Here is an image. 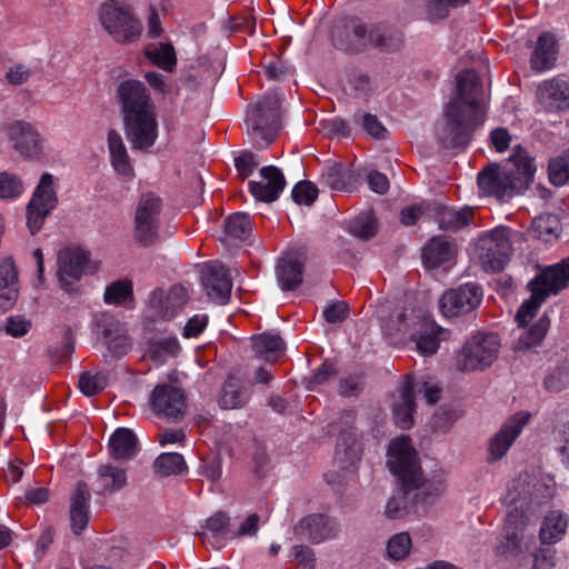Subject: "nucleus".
I'll use <instances>...</instances> for the list:
<instances>
[{"instance_id":"nucleus-1","label":"nucleus","mask_w":569,"mask_h":569,"mask_svg":"<svg viewBox=\"0 0 569 569\" xmlns=\"http://www.w3.org/2000/svg\"><path fill=\"white\" fill-rule=\"evenodd\" d=\"M483 121L480 78L473 70H463L457 76V90L445 109V122L437 130L438 139L447 149H465Z\"/></svg>"},{"instance_id":"nucleus-2","label":"nucleus","mask_w":569,"mask_h":569,"mask_svg":"<svg viewBox=\"0 0 569 569\" xmlns=\"http://www.w3.org/2000/svg\"><path fill=\"white\" fill-rule=\"evenodd\" d=\"M388 468L398 479L400 490L393 495L386 505L385 515L388 519H401L413 509L412 491L419 490V496H437L441 491L440 481L426 480L421 472L418 455L411 445L410 438L401 436L393 439L388 448Z\"/></svg>"},{"instance_id":"nucleus-3","label":"nucleus","mask_w":569,"mask_h":569,"mask_svg":"<svg viewBox=\"0 0 569 569\" xmlns=\"http://www.w3.org/2000/svg\"><path fill=\"white\" fill-rule=\"evenodd\" d=\"M555 495V482L551 478H533L520 475L508 486L505 502L515 505L506 516L501 538L496 547L497 553L509 557L522 552L523 530L527 525L525 506L541 505Z\"/></svg>"},{"instance_id":"nucleus-4","label":"nucleus","mask_w":569,"mask_h":569,"mask_svg":"<svg viewBox=\"0 0 569 569\" xmlns=\"http://www.w3.org/2000/svg\"><path fill=\"white\" fill-rule=\"evenodd\" d=\"M569 281V258L562 262L550 266L542 270L532 281L529 282L531 290L530 299L526 300L519 308L516 320L519 322L518 333L513 342L516 350H527L538 346L548 332L550 321L547 316L541 317L535 325L525 327L528 319L551 296L557 295L567 287Z\"/></svg>"},{"instance_id":"nucleus-5","label":"nucleus","mask_w":569,"mask_h":569,"mask_svg":"<svg viewBox=\"0 0 569 569\" xmlns=\"http://www.w3.org/2000/svg\"><path fill=\"white\" fill-rule=\"evenodd\" d=\"M114 99L132 149L144 151L151 148L158 138V121L144 83L136 79L119 82Z\"/></svg>"},{"instance_id":"nucleus-6","label":"nucleus","mask_w":569,"mask_h":569,"mask_svg":"<svg viewBox=\"0 0 569 569\" xmlns=\"http://www.w3.org/2000/svg\"><path fill=\"white\" fill-rule=\"evenodd\" d=\"M536 168L525 152L512 154L506 164L491 163L478 173V186L482 193L499 201L522 193L533 179Z\"/></svg>"},{"instance_id":"nucleus-7","label":"nucleus","mask_w":569,"mask_h":569,"mask_svg":"<svg viewBox=\"0 0 569 569\" xmlns=\"http://www.w3.org/2000/svg\"><path fill=\"white\" fill-rule=\"evenodd\" d=\"M332 40L337 48L345 51H361L368 44L386 51L400 48L402 36L387 24H366L356 18H349L336 24Z\"/></svg>"},{"instance_id":"nucleus-8","label":"nucleus","mask_w":569,"mask_h":569,"mask_svg":"<svg viewBox=\"0 0 569 569\" xmlns=\"http://www.w3.org/2000/svg\"><path fill=\"white\" fill-rule=\"evenodd\" d=\"M99 20L107 33L119 44H132L142 33V23L127 0H107L99 8Z\"/></svg>"},{"instance_id":"nucleus-9","label":"nucleus","mask_w":569,"mask_h":569,"mask_svg":"<svg viewBox=\"0 0 569 569\" xmlns=\"http://www.w3.org/2000/svg\"><path fill=\"white\" fill-rule=\"evenodd\" d=\"M520 233L505 226H498L481 234L476 244V254L487 272L501 271L513 252V243Z\"/></svg>"},{"instance_id":"nucleus-10","label":"nucleus","mask_w":569,"mask_h":569,"mask_svg":"<svg viewBox=\"0 0 569 569\" xmlns=\"http://www.w3.org/2000/svg\"><path fill=\"white\" fill-rule=\"evenodd\" d=\"M280 103L279 93L268 92L247 111L248 133L263 141L264 147L273 141L279 130Z\"/></svg>"},{"instance_id":"nucleus-11","label":"nucleus","mask_w":569,"mask_h":569,"mask_svg":"<svg viewBox=\"0 0 569 569\" xmlns=\"http://www.w3.org/2000/svg\"><path fill=\"white\" fill-rule=\"evenodd\" d=\"M280 103L279 93L268 92L247 111L248 133L263 141L264 147L273 141L279 130Z\"/></svg>"},{"instance_id":"nucleus-12","label":"nucleus","mask_w":569,"mask_h":569,"mask_svg":"<svg viewBox=\"0 0 569 569\" xmlns=\"http://www.w3.org/2000/svg\"><path fill=\"white\" fill-rule=\"evenodd\" d=\"M501 341L496 333L477 332L472 335L457 356L460 371L483 370L498 358Z\"/></svg>"},{"instance_id":"nucleus-13","label":"nucleus","mask_w":569,"mask_h":569,"mask_svg":"<svg viewBox=\"0 0 569 569\" xmlns=\"http://www.w3.org/2000/svg\"><path fill=\"white\" fill-rule=\"evenodd\" d=\"M162 208V199L153 192H144L139 198L133 220V238L140 246L150 247L157 242Z\"/></svg>"},{"instance_id":"nucleus-14","label":"nucleus","mask_w":569,"mask_h":569,"mask_svg":"<svg viewBox=\"0 0 569 569\" xmlns=\"http://www.w3.org/2000/svg\"><path fill=\"white\" fill-rule=\"evenodd\" d=\"M58 194L54 177L44 172L36 187L27 206V227L31 234H36L43 227L46 218L56 209Z\"/></svg>"},{"instance_id":"nucleus-15","label":"nucleus","mask_w":569,"mask_h":569,"mask_svg":"<svg viewBox=\"0 0 569 569\" xmlns=\"http://www.w3.org/2000/svg\"><path fill=\"white\" fill-rule=\"evenodd\" d=\"M7 140L21 157L38 160L43 156L44 139L33 122L13 120L3 126Z\"/></svg>"},{"instance_id":"nucleus-16","label":"nucleus","mask_w":569,"mask_h":569,"mask_svg":"<svg viewBox=\"0 0 569 569\" xmlns=\"http://www.w3.org/2000/svg\"><path fill=\"white\" fill-rule=\"evenodd\" d=\"M98 266H90L89 252L81 248H66L58 254V277L67 292L76 290V283L88 270L93 272Z\"/></svg>"},{"instance_id":"nucleus-17","label":"nucleus","mask_w":569,"mask_h":569,"mask_svg":"<svg viewBox=\"0 0 569 569\" xmlns=\"http://www.w3.org/2000/svg\"><path fill=\"white\" fill-rule=\"evenodd\" d=\"M530 418L531 415L529 412L519 411L503 422L500 429L489 440L487 450L488 462H497L507 455Z\"/></svg>"},{"instance_id":"nucleus-18","label":"nucleus","mask_w":569,"mask_h":569,"mask_svg":"<svg viewBox=\"0 0 569 569\" xmlns=\"http://www.w3.org/2000/svg\"><path fill=\"white\" fill-rule=\"evenodd\" d=\"M482 300V290L475 283H466L445 292L439 301L446 317H456L473 311Z\"/></svg>"},{"instance_id":"nucleus-19","label":"nucleus","mask_w":569,"mask_h":569,"mask_svg":"<svg viewBox=\"0 0 569 569\" xmlns=\"http://www.w3.org/2000/svg\"><path fill=\"white\" fill-rule=\"evenodd\" d=\"M340 531L339 522L325 515H309L293 527L296 537L316 545L338 538Z\"/></svg>"},{"instance_id":"nucleus-20","label":"nucleus","mask_w":569,"mask_h":569,"mask_svg":"<svg viewBox=\"0 0 569 569\" xmlns=\"http://www.w3.org/2000/svg\"><path fill=\"white\" fill-rule=\"evenodd\" d=\"M201 281L210 300L218 305H226L229 301L232 280L228 269L221 262L207 263L202 270Z\"/></svg>"},{"instance_id":"nucleus-21","label":"nucleus","mask_w":569,"mask_h":569,"mask_svg":"<svg viewBox=\"0 0 569 569\" xmlns=\"http://www.w3.org/2000/svg\"><path fill=\"white\" fill-rule=\"evenodd\" d=\"M539 106L548 112H559L569 108V83L555 77L542 81L537 88Z\"/></svg>"},{"instance_id":"nucleus-22","label":"nucleus","mask_w":569,"mask_h":569,"mask_svg":"<svg viewBox=\"0 0 569 569\" xmlns=\"http://www.w3.org/2000/svg\"><path fill=\"white\" fill-rule=\"evenodd\" d=\"M128 485L127 469L106 462L97 467L92 489L98 496H111L123 490Z\"/></svg>"},{"instance_id":"nucleus-23","label":"nucleus","mask_w":569,"mask_h":569,"mask_svg":"<svg viewBox=\"0 0 569 569\" xmlns=\"http://www.w3.org/2000/svg\"><path fill=\"white\" fill-rule=\"evenodd\" d=\"M153 412L167 418L177 419L184 410V397L178 388L160 385L154 388L150 397Z\"/></svg>"},{"instance_id":"nucleus-24","label":"nucleus","mask_w":569,"mask_h":569,"mask_svg":"<svg viewBox=\"0 0 569 569\" xmlns=\"http://www.w3.org/2000/svg\"><path fill=\"white\" fill-rule=\"evenodd\" d=\"M187 292L182 286H172L168 290L157 289L150 296V307L160 319L173 318L184 306Z\"/></svg>"},{"instance_id":"nucleus-25","label":"nucleus","mask_w":569,"mask_h":569,"mask_svg":"<svg viewBox=\"0 0 569 569\" xmlns=\"http://www.w3.org/2000/svg\"><path fill=\"white\" fill-rule=\"evenodd\" d=\"M260 180L250 181L251 194L260 201L272 202L282 192L286 180L282 172L274 166H267L260 169Z\"/></svg>"},{"instance_id":"nucleus-26","label":"nucleus","mask_w":569,"mask_h":569,"mask_svg":"<svg viewBox=\"0 0 569 569\" xmlns=\"http://www.w3.org/2000/svg\"><path fill=\"white\" fill-rule=\"evenodd\" d=\"M361 176L355 169L341 163L328 164L321 181L333 191L351 192L360 184Z\"/></svg>"},{"instance_id":"nucleus-27","label":"nucleus","mask_w":569,"mask_h":569,"mask_svg":"<svg viewBox=\"0 0 569 569\" xmlns=\"http://www.w3.org/2000/svg\"><path fill=\"white\" fill-rule=\"evenodd\" d=\"M427 210L438 223L439 229L452 232L468 226L472 219L473 213L472 209L470 208L455 210L439 203L427 206Z\"/></svg>"},{"instance_id":"nucleus-28","label":"nucleus","mask_w":569,"mask_h":569,"mask_svg":"<svg viewBox=\"0 0 569 569\" xmlns=\"http://www.w3.org/2000/svg\"><path fill=\"white\" fill-rule=\"evenodd\" d=\"M90 491L84 481L78 482L70 498V525L73 533L80 535L89 521Z\"/></svg>"},{"instance_id":"nucleus-29","label":"nucleus","mask_w":569,"mask_h":569,"mask_svg":"<svg viewBox=\"0 0 569 569\" xmlns=\"http://www.w3.org/2000/svg\"><path fill=\"white\" fill-rule=\"evenodd\" d=\"M18 293V271L13 260L8 258L0 263V312L14 306Z\"/></svg>"},{"instance_id":"nucleus-30","label":"nucleus","mask_w":569,"mask_h":569,"mask_svg":"<svg viewBox=\"0 0 569 569\" xmlns=\"http://www.w3.org/2000/svg\"><path fill=\"white\" fill-rule=\"evenodd\" d=\"M97 331L100 332L110 351L114 355H124L129 350V338L126 336L119 321L111 316L102 315L96 323Z\"/></svg>"},{"instance_id":"nucleus-31","label":"nucleus","mask_w":569,"mask_h":569,"mask_svg":"<svg viewBox=\"0 0 569 569\" xmlns=\"http://www.w3.org/2000/svg\"><path fill=\"white\" fill-rule=\"evenodd\" d=\"M107 141L113 170L126 178H133L134 170L121 134L111 129L108 132Z\"/></svg>"},{"instance_id":"nucleus-32","label":"nucleus","mask_w":569,"mask_h":569,"mask_svg":"<svg viewBox=\"0 0 569 569\" xmlns=\"http://www.w3.org/2000/svg\"><path fill=\"white\" fill-rule=\"evenodd\" d=\"M457 253L456 246L446 237H433L423 248L422 259L428 268L451 262Z\"/></svg>"},{"instance_id":"nucleus-33","label":"nucleus","mask_w":569,"mask_h":569,"mask_svg":"<svg viewBox=\"0 0 569 569\" xmlns=\"http://www.w3.org/2000/svg\"><path fill=\"white\" fill-rule=\"evenodd\" d=\"M109 453L116 460H130L138 453V439L128 428H118L109 439Z\"/></svg>"},{"instance_id":"nucleus-34","label":"nucleus","mask_w":569,"mask_h":569,"mask_svg":"<svg viewBox=\"0 0 569 569\" xmlns=\"http://www.w3.org/2000/svg\"><path fill=\"white\" fill-rule=\"evenodd\" d=\"M569 516L561 510H550L543 518L539 531L542 543L553 545L560 541L567 531Z\"/></svg>"},{"instance_id":"nucleus-35","label":"nucleus","mask_w":569,"mask_h":569,"mask_svg":"<svg viewBox=\"0 0 569 569\" xmlns=\"http://www.w3.org/2000/svg\"><path fill=\"white\" fill-rule=\"evenodd\" d=\"M557 59V49L555 37L549 33H542L538 40L530 59L531 68L542 72L549 70Z\"/></svg>"},{"instance_id":"nucleus-36","label":"nucleus","mask_w":569,"mask_h":569,"mask_svg":"<svg viewBox=\"0 0 569 569\" xmlns=\"http://www.w3.org/2000/svg\"><path fill=\"white\" fill-rule=\"evenodd\" d=\"M232 533L230 530V518L224 512L219 511L207 520L202 538L213 548L220 549L224 546L226 540L232 539Z\"/></svg>"},{"instance_id":"nucleus-37","label":"nucleus","mask_w":569,"mask_h":569,"mask_svg":"<svg viewBox=\"0 0 569 569\" xmlns=\"http://www.w3.org/2000/svg\"><path fill=\"white\" fill-rule=\"evenodd\" d=\"M250 398V390L238 378L230 375L223 383L219 403L222 409H237Z\"/></svg>"},{"instance_id":"nucleus-38","label":"nucleus","mask_w":569,"mask_h":569,"mask_svg":"<svg viewBox=\"0 0 569 569\" xmlns=\"http://www.w3.org/2000/svg\"><path fill=\"white\" fill-rule=\"evenodd\" d=\"M447 330L433 322H427L412 340L419 353L422 356H431L439 349L440 341L447 339Z\"/></svg>"},{"instance_id":"nucleus-39","label":"nucleus","mask_w":569,"mask_h":569,"mask_svg":"<svg viewBox=\"0 0 569 569\" xmlns=\"http://www.w3.org/2000/svg\"><path fill=\"white\" fill-rule=\"evenodd\" d=\"M409 387V382H402L398 390L399 399L393 403L395 420L397 426L401 429H409L413 425L412 412L415 410V398Z\"/></svg>"},{"instance_id":"nucleus-40","label":"nucleus","mask_w":569,"mask_h":569,"mask_svg":"<svg viewBox=\"0 0 569 569\" xmlns=\"http://www.w3.org/2000/svg\"><path fill=\"white\" fill-rule=\"evenodd\" d=\"M277 278L281 288L290 290L302 282V263L297 257L288 256L277 264Z\"/></svg>"},{"instance_id":"nucleus-41","label":"nucleus","mask_w":569,"mask_h":569,"mask_svg":"<svg viewBox=\"0 0 569 569\" xmlns=\"http://www.w3.org/2000/svg\"><path fill=\"white\" fill-rule=\"evenodd\" d=\"M146 58L164 71H173L177 64V56L170 42L150 43L144 49Z\"/></svg>"},{"instance_id":"nucleus-42","label":"nucleus","mask_w":569,"mask_h":569,"mask_svg":"<svg viewBox=\"0 0 569 569\" xmlns=\"http://www.w3.org/2000/svg\"><path fill=\"white\" fill-rule=\"evenodd\" d=\"M252 349L267 361H274L283 355L284 342L278 335L261 333L252 338Z\"/></svg>"},{"instance_id":"nucleus-43","label":"nucleus","mask_w":569,"mask_h":569,"mask_svg":"<svg viewBox=\"0 0 569 569\" xmlns=\"http://www.w3.org/2000/svg\"><path fill=\"white\" fill-rule=\"evenodd\" d=\"M560 231V221L551 213L541 214L532 220L530 232L537 239L550 241L557 238Z\"/></svg>"},{"instance_id":"nucleus-44","label":"nucleus","mask_w":569,"mask_h":569,"mask_svg":"<svg viewBox=\"0 0 569 569\" xmlns=\"http://www.w3.org/2000/svg\"><path fill=\"white\" fill-rule=\"evenodd\" d=\"M186 468L182 455L177 452H163L154 460V472L161 477L180 473Z\"/></svg>"},{"instance_id":"nucleus-45","label":"nucleus","mask_w":569,"mask_h":569,"mask_svg":"<svg viewBox=\"0 0 569 569\" xmlns=\"http://www.w3.org/2000/svg\"><path fill=\"white\" fill-rule=\"evenodd\" d=\"M226 236L233 239L244 240L251 232V221L249 214L236 212L231 214L224 223Z\"/></svg>"},{"instance_id":"nucleus-46","label":"nucleus","mask_w":569,"mask_h":569,"mask_svg":"<svg viewBox=\"0 0 569 569\" xmlns=\"http://www.w3.org/2000/svg\"><path fill=\"white\" fill-rule=\"evenodd\" d=\"M107 386L108 373L103 371L94 373L84 371L80 375L78 380L80 391L87 397L101 392Z\"/></svg>"},{"instance_id":"nucleus-47","label":"nucleus","mask_w":569,"mask_h":569,"mask_svg":"<svg viewBox=\"0 0 569 569\" xmlns=\"http://www.w3.org/2000/svg\"><path fill=\"white\" fill-rule=\"evenodd\" d=\"M403 382L410 383V392L416 398L417 395H422L427 403L433 405L440 399L441 388L437 382L427 380H415L412 377H406Z\"/></svg>"},{"instance_id":"nucleus-48","label":"nucleus","mask_w":569,"mask_h":569,"mask_svg":"<svg viewBox=\"0 0 569 569\" xmlns=\"http://www.w3.org/2000/svg\"><path fill=\"white\" fill-rule=\"evenodd\" d=\"M549 180L553 186L561 187L569 180V151L550 160L548 166Z\"/></svg>"},{"instance_id":"nucleus-49","label":"nucleus","mask_w":569,"mask_h":569,"mask_svg":"<svg viewBox=\"0 0 569 569\" xmlns=\"http://www.w3.org/2000/svg\"><path fill=\"white\" fill-rule=\"evenodd\" d=\"M179 350L178 339L176 337H167L152 342L149 347V355L153 360L164 362L168 358L177 356Z\"/></svg>"},{"instance_id":"nucleus-50","label":"nucleus","mask_w":569,"mask_h":569,"mask_svg":"<svg viewBox=\"0 0 569 569\" xmlns=\"http://www.w3.org/2000/svg\"><path fill=\"white\" fill-rule=\"evenodd\" d=\"M412 547L411 537L408 532L393 535L387 542V555L391 560H402L408 557Z\"/></svg>"},{"instance_id":"nucleus-51","label":"nucleus","mask_w":569,"mask_h":569,"mask_svg":"<svg viewBox=\"0 0 569 569\" xmlns=\"http://www.w3.org/2000/svg\"><path fill=\"white\" fill-rule=\"evenodd\" d=\"M104 302L109 305H121L132 299V282L130 280H117L106 288Z\"/></svg>"},{"instance_id":"nucleus-52","label":"nucleus","mask_w":569,"mask_h":569,"mask_svg":"<svg viewBox=\"0 0 569 569\" xmlns=\"http://www.w3.org/2000/svg\"><path fill=\"white\" fill-rule=\"evenodd\" d=\"M353 121L358 123L369 136L376 139H383L387 130L378 118L365 111H357L353 114Z\"/></svg>"},{"instance_id":"nucleus-53","label":"nucleus","mask_w":569,"mask_h":569,"mask_svg":"<svg viewBox=\"0 0 569 569\" xmlns=\"http://www.w3.org/2000/svg\"><path fill=\"white\" fill-rule=\"evenodd\" d=\"M23 183L21 179L7 171L0 172V198L14 199L22 194Z\"/></svg>"},{"instance_id":"nucleus-54","label":"nucleus","mask_w":569,"mask_h":569,"mask_svg":"<svg viewBox=\"0 0 569 569\" xmlns=\"http://www.w3.org/2000/svg\"><path fill=\"white\" fill-rule=\"evenodd\" d=\"M555 441L561 463L569 469V421L557 428Z\"/></svg>"},{"instance_id":"nucleus-55","label":"nucleus","mask_w":569,"mask_h":569,"mask_svg":"<svg viewBox=\"0 0 569 569\" xmlns=\"http://www.w3.org/2000/svg\"><path fill=\"white\" fill-rule=\"evenodd\" d=\"M291 196L296 203L310 206L318 197V189L310 181H301L295 186Z\"/></svg>"},{"instance_id":"nucleus-56","label":"nucleus","mask_w":569,"mask_h":569,"mask_svg":"<svg viewBox=\"0 0 569 569\" xmlns=\"http://www.w3.org/2000/svg\"><path fill=\"white\" fill-rule=\"evenodd\" d=\"M260 160L257 154L250 151H242L236 159L234 166L241 178L246 179L253 173Z\"/></svg>"},{"instance_id":"nucleus-57","label":"nucleus","mask_w":569,"mask_h":569,"mask_svg":"<svg viewBox=\"0 0 569 569\" xmlns=\"http://www.w3.org/2000/svg\"><path fill=\"white\" fill-rule=\"evenodd\" d=\"M291 556L297 560V569H315L316 555L315 551L302 545H296L291 548Z\"/></svg>"},{"instance_id":"nucleus-58","label":"nucleus","mask_w":569,"mask_h":569,"mask_svg":"<svg viewBox=\"0 0 569 569\" xmlns=\"http://www.w3.org/2000/svg\"><path fill=\"white\" fill-rule=\"evenodd\" d=\"M350 232L360 239H370L376 234V221L372 218L357 219L349 224Z\"/></svg>"},{"instance_id":"nucleus-59","label":"nucleus","mask_w":569,"mask_h":569,"mask_svg":"<svg viewBox=\"0 0 569 569\" xmlns=\"http://www.w3.org/2000/svg\"><path fill=\"white\" fill-rule=\"evenodd\" d=\"M349 308L343 301H336L327 306L323 310V317L329 323L342 322L348 317Z\"/></svg>"},{"instance_id":"nucleus-60","label":"nucleus","mask_w":569,"mask_h":569,"mask_svg":"<svg viewBox=\"0 0 569 569\" xmlns=\"http://www.w3.org/2000/svg\"><path fill=\"white\" fill-rule=\"evenodd\" d=\"M458 418L459 415L457 411L441 408L433 415L431 426L437 430H447L458 420Z\"/></svg>"},{"instance_id":"nucleus-61","label":"nucleus","mask_w":569,"mask_h":569,"mask_svg":"<svg viewBox=\"0 0 569 569\" xmlns=\"http://www.w3.org/2000/svg\"><path fill=\"white\" fill-rule=\"evenodd\" d=\"M569 383V376L559 368L545 379V387L552 392H559Z\"/></svg>"},{"instance_id":"nucleus-62","label":"nucleus","mask_w":569,"mask_h":569,"mask_svg":"<svg viewBox=\"0 0 569 569\" xmlns=\"http://www.w3.org/2000/svg\"><path fill=\"white\" fill-rule=\"evenodd\" d=\"M31 328L30 321L22 317H10L7 320L6 332L12 337H22L29 332Z\"/></svg>"},{"instance_id":"nucleus-63","label":"nucleus","mask_w":569,"mask_h":569,"mask_svg":"<svg viewBox=\"0 0 569 569\" xmlns=\"http://www.w3.org/2000/svg\"><path fill=\"white\" fill-rule=\"evenodd\" d=\"M362 389V380L359 376H349L340 380L339 393L343 397L358 396Z\"/></svg>"},{"instance_id":"nucleus-64","label":"nucleus","mask_w":569,"mask_h":569,"mask_svg":"<svg viewBox=\"0 0 569 569\" xmlns=\"http://www.w3.org/2000/svg\"><path fill=\"white\" fill-rule=\"evenodd\" d=\"M31 77V71L24 64H16L11 67L7 73V80L13 86H20L26 83Z\"/></svg>"}]
</instances>
